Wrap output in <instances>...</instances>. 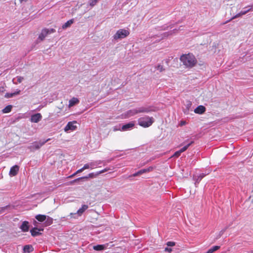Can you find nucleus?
Masks as SVG:
<instances>
[{
	"instance_id": "f257e3e1",
	"label": "nucleus",
	"mask_w": 253,
	"mask_h": 253,
	"mask_svg": "<svg viewBox=\"0 0 253 253\" xmlns=\"http://www.w3.org/2000/svg\"><path fill=\"white\" fill-rule=\"evenodd\" d=\"M180 60L183 64L187 68H192L197 63L195 56L191 53L183 54L180 56Z\"/></svg>"
},
{
	"instance_id": "f03ea898",
	"label": "nucleus",
	"mask_w": 253,
	"mask_h": 253,
	"mask_svg": "<svg viewBox=\"0 0 253 253\" xmlns=\"http://www.w3.org/2000/svg\"><path fill=\"white\" fill-rule=\"evenodd\" d=\"M154 122V119L153 117H150L145 116L143 117L140 118L138 120V123L139 125L143 127H147L150 126Z\"/></svg>"
},
{
	"instance_id": "7ed1b4c3",
	"label": "nucleus",
	"mask_w": 253,
	"mask_h": 253,
	"mask_svg": "<svg viewBox=\"0 0 253 253\" xmlns=\"http://www.w3.org/2000/svg\"><path fill=\"white\" fill-rule=\"evenodd\" d=\"M50 140V138H48L46 140H40L39 141H35L32 143L28 148L31 151H34L39 149L42 146Z\"/></svg>"
},
{
	"instance_id": "20e7f679",
	"label": "nucleus",
	"mask_w": 253,
	"mask_h": 253,
	"mask_svg": "<svg viewBox=\"0 0 253 253\" xmlns=\"http://www.w3.org/2000/svg\"><path fill=\"white\" fill-rule=\"evenodd\" d=\"M129 35V32L128 30L125 29H121L118 30L116 34L113 36V39L115 40L119 39H123Z\"/></svg>"
},
{
	"instance_id": "39448f33",
	"label": "nucleus",
	"mask_w": 253,
	"mask_h": 253,
	"mask_svg": "<svg viewBox=\"0 0 253 253\" xmlns=\"http://www.w3.org/2000/svg\"><path fill=\"white\" fill-rule=\"evenodd\" d=\"M76 124L77 121H76L69 122L64 128V131L66 132H69L75 130L77 127L76 126Z\"/></svg>"
},
{
	"instance_id": "423d86ee",
	"label": "nucleus",
	"mask_w": 253,
	"mask_h": 253,
	"mask_svg": "<svg viewBox=\"0 0 253 253\" xmlns=\"http://www.w3.org/2000/svg\"><path fill=\"white\" fill-rule=\"evenodd\" d=\"M244 10H242L240 12H239V13L237 14L235 16H233L229 20L227 21L224 24L227 23L228 22H229V21H231V20H232L233 19H234L235 18H238V17L242 16L243 15L246 14L248 12L252 11L251 9H250V7L246 8V7H245L244 8Z\"/></svg>"
},
{
	"instance_id": "0eeeda50",
	"label": "nucleus",
	"mask_w": 253,
	"mask_h": 253,
	"mask_svg": "<svg viewBox=\"0 0 253 253\" xmlns=\"http://www.w3.org/2000/svg\"><path fill=\"white\" fill-rule=\"evenodd\" d=\"M42 119V116L41 113H38L32 115L30 118V121L32 123H38Z\"/></svg>"
},
{
	"instance_id": "6e6552de",
	"label": "nucleus",
	"mask_w": 253,
	"mask_h": 253,
	"mask_svg": "<svg viewBox=\"0 0 253 253\" xmlns=\"http://www.w3.org/2000/svg\"><path fill=\"white\" fill-rule=\"evenodd\" d=\"M153 169V168L152 167H149V168H148L147 169H141L139 170L137 172L133 173L132 176L133 177H135V176L140 175L143 173H146V172H149L150 171H152Z\"/></svg>"
},
{
	"instance_id": "1a4fd4ad",
	"label": "nucleus",
	"mask_w": 253,
	"mask_h": 253,
	"mask_svg": "<svg viewBox=\"0 0 253 253\" xmlns=\"http://www.w3.org/2000/svg\"><path fill=\"white\" fill-rule=\"evenodd\" d=\"M134 126L133 122H130L123 125L121 127L122 131H127L131 129Z\"/></svg>"
},
{
	"instance_id": "9d476101",
	"label": "nucleus",
	"mask_w": 253,
	"mask_h": 253,
	"mask_svg": "<svg viewBox=\"0 0 253 253\" xmlns=\"http://www.w3.org/2000/svg\"><path fill=\"white\" fill-rule=\"evenodd\" d=\"M88 207L86 205H82V207L80 208L76 213H71L70 215L72 216L73 215L78 214V216H81L82 214L88 209Z\"/></svg>"
},
{
	"instance_id": "9b49d317",
	"label": "nucleus",
	"mask_w": 253,
	"mask_h": 253,
	"mask_svg": "<svg viewBox=\"0 0 253 253\" xmlns=\"http://www.w3.org/2000/svg\"><path fill=\"white\" fill-rule=\"evenodd\" d=\"M97 175H98V173L97 174H95L93 172L92 173H90L87 176L81 177H79V178H76V179H74V180L71 181V183H75V182L81 181V180H82L83 179H88L89 178H93V177H94L95 176H96Z\"/></svg>"
},
{
	"instance_id": "f8f14e48",
	"label": "nucleus",
	"mask_w": 253,
	"mask_h": 253,
	"mask_svg": "<svg viewBox=\"0 0 253 253\" xmlns=\"http://www.w3.org/2000/svg\"><path fill=\"white\" fill-rule=\"evenodd\" d=\"M137 114L140 113H149L151 111L152 109L150 107H139L136 108Z\"/></svg>"
},
{
	"instance_id": "ddd939ff",
	"label": "nucleus",
	"mask_w": 253,
	"mask_h": 253,
	"mask_svg": "<svg viewBox=\"0 0 253 253\" xmlns=\"http://www.w3.org/2000/svg\"><path fill=\"white\" fill-rule=\"evenodd\" d=\"M108 244H103V245H97L93 246V249L97 251H102L106 249L109 246Z\"/></svg>"
},
{
	"instance_id": "4468645a",
	"label": "nucleus",
	"mask_w": 253,
	"mask_h": 253,
	"mask_svg": "<svg viewBox=\"0 0 253 253\" xmlns=\"http://www.w3.org/2000/svg\"><path fill=\"white\" fill-rule=\"evenodd\" d=\"M19 167L17 165H14L13 166H12L11 168H10V171H9V175L10 176H15L18 171H19Z\"/></svg>"
},
{
	"instance_id": "2eb2a0df",
	"label": "nucleus",
	"mask_w": 253,
	"mask_h": 253,
	"mask_svg": "<svg viewBox=\"0 0 253 253\" xmlns=\"http://www.w3.org/2000/svg\"><path fill=\"white\" fill-rule=\"evenodd\" d=\"M206 111V107L203 105H199L194 109V112L198 114H203Z\"/></svg>"
},
{
	"instance_id": "dca6fc26",
	"label": "nucleus",
	"mask_w": 253,
	"mask_h": 253,
	"mask_svg": "<svg viewBox=\"0 0 253 253\" xmlns=\"http://www.w3.org/2000/svg\"><path fill=\"white\" fill-rule=\"evenodd\" d=\"M20 228L23 232H27L29 230V223L27 221H24L20 226Z\"/></svg>"
},
{
	"instance_id": "f3484780",
	"label": "nucleus",
	"mask_w": 253,
	"mask_h": 253,
	"mask_svg": "<svg viewBox=\"0 0 253 253\" xmlns=\"http://www.w3.org/2000/svg\"><path fill=\"white\" fill-rule=\"evenodd\" d=\"M24 253H30L34 251V248L31 245H26L22 248Z\"/></svg>"
},
{
	"instance_id": "a211bd4d",
	"label": "nucleus",
	"mask_w": 253,
	"mask_h": 253,
	"mask_svg": "<svg viewBox=\"0 0 253 253\" xmlns=\"http://www.w3.org/2000/svg\"><path fill=\"white\" fill-rule=\"evenodd\" d=\"M42 230V229H38L37 227H34L31 229L30 232L31 233L32 236H33V237H35L41 234L40 231Z\"/></svg>"
},
{
	"instance_id": "6ab92c4d",
	"label": "nucleus",
	"mask_w": 253,
	"mask_h": 253,
	"mask_svg": "<svg viewBox=\"0 0 253 253\" xmlns=\"http://www.w3.org/2000/svg\"><path fill=\"white\" fill-rule=\"evenodd\" d=\"M175 245V242H171V241H169V242H168L167 243V247L165 248V249H164V251L165 252H171L172 251V250L171 249V247Z\"/></svg>"
},
{
	"instance_id": "aec40b11",
	"label": "nucleus",
	"mask_w": 253,
	"mask_h": 253,
	"mask_svg": "<svg viewBox=\"0 0 253 253\" xmlns=\"http://www.w3.org/2000/svg\"><path fill=\"white\" fill-rule=\"evenodd\" d=\"M137 114L136 108H134L129 110H128L126 112L125 115L126 117L128 118L133 116Z\"/></svg>"
},
{
	"instance_id": "412c9836",
	"label": "nucleus",
	"mask_w": 253,
	"mask_h": 253,
	"mask_svg": "<svg viewBox=\"0 0 253 253\" xmlns=\"http://www.w3.org/2000/svg\"><path fill=\"white\" fill-rule=\"evenodd\" d=\"M185 108L183 109L184 114H187L189 113V110L192 106V102L190 101H186L184 104Z\"/></svg>"
},
{
	"instance_id": "4be33fe9",
	"label": "nucleus",
	"mask_w": 253,
	"mask_h": 253,
	"mask_svg": "<svg viewBox=\"0 0 253 253\" xmlns=\"http://www.w3.org/2000/svg\"><path fill=\"white\" fill-rule=\"evenodd\" d=\"M80 102L79 99L76 97H73L71 98L69 102V106L70 107H73L74 105L77 104Z\"/></svg>"
},
{
	"instance_id": "5701e85b",
	"label": "nucleus",
	"mask_w": 253,
	"mask_h": 253,
	"mask_svg": "<svg viewBox=\"0 0 253 253\" xmlns=\"http://www.w3.org/2000/svg\"><path fill=\"white\" fill-rule=\"evenodd\" d=\"M47 35L48 32H47V31L45 30V29H44L42 31L38 39L40 40L41 41H42L44 39V38L46 37Z\"/></svg>"
},
{
	"instance_id": "b1692460",
	"label": "nucleus",
	"mask_w": 253,
	"mask_h": 253,
	"mask_svg": "<svg viewBox=\"0 0 253 253\" xmlns=\"http://www.w3.org/2000/svg\"><path fill=\"white\" fill-rule=\"evenodd\" d=\"M193 180L195 181V185L196 187L198 186V185L203 179L199 175H193Z\"/></svg>"
},
{
	"instance_id": "393cba45",
	"label": "nucleus",
	"mask_w": 253,
	"mask_h": 253,
	"mask_svg": "<svg viewBox=\"0 0 253 253\" xmlns=\"http://www.w3.org/2000/svg\"><path fill=\"white\" fill-rule=\"evenodd\" d=\"M74 19H70L67 21L65 24H64L62 27L63 29H65L69 27L74 23Z\"/></svg>"
},
{
	"instance_id": "a878e982",
	"label": "nucleus",
	"mask_w": 253,
	"mask_h": 253,
	"mask_svg": "<svg viewBox=\"0 0 253 253\" xmlns=\"http://www.w3.org/2000/svg\"><path fill=\"white\" fill-rule=\"evenodd\" d=\"M35 218L38 221L43 222L46 220V216L43 214H38L36 216Z\"/></svg>"
},
{
	"instance_id": "bb28decb",
	"label": "nucleus",
	"mask_w": 253,
	"mask_h": 253,
	"mask_svg": "<svg viewBox=\"0 0 253 253\" xmlns=\"http://www.w3.org/2000/svg\"><path fill=\"white\" fill-rule=\"evenodd\" d=\"M11 209L12 208L10 205H7L5 207H0V214L3 213L6 211H8Z\"/></svg>"
},
{
	"instance_id": "cd10ccee",
	"label": "nucleus",
	"mask_w": 253,
	"mask_h": 253,
	"mask_svg": "<svg viewBox=\"0 0 253 253\" xmlns=\"http://www.w3.org/2000/svg\"><path fill=\"white\" fill-rule=\"evenodd\" d=\"M220 248L219 246H214L211 247L205 253H213Z\"/></svg>"
},
{
	"instance_id": "c85d7f7f",
	"label": "nucleus",
	"mask_w": 253,
	"mask_h": 253,
	"mask_svg": "<svg viewBox=\"0 0 253 253\" xmlns=\"http://www.w3.org/2000/svg\"><path fill=\"white\" fill-rule=\"evenodd\" d=\"M194 143V141H190L189 143L183 146L182 148H181L179 150L180 152L182 153V152H184L189 147H190L192 144H193Z\"/></svg>"
},
{
	"instance_id": "c756f323",
	"label": "nucleus",
	"mask_w": 253,
	"mask_h": 253,
	"mask_svg": "<svg viewBox=\"0 0 253 253\" xmlns=\"http://www.w3.org/2000/svg\"><path fill=\"white\" fill-rule=\"evenodd\" d=\"M103 161H99L95 162H91L89 163L90 168L91 169H92L95 167H97L98 166L99 164H101Z\"/></svg>"
},
{
	"instance_id": "7c9ffc66",
	"label": "nucleus",
	"mask_w": 253,
	"mask_h": 253,
	"mask_svg": "<svg viewBox=\"0 0 253 253\" xmlns=\"http://www.w3.org/2000/svg\"><path fill=\"white\" fill-rule=\"evenodd\" d=\"M12 108V106L11 105H8L2 110V112L3 113H9L11 111Z\"/></svg>"
},
{
	"instance_id": "2f4dec72",
	"label": "nucleus",
	"mask_w": 253,
	"mask_h": 253,
	"mask_svg": "<svg viewBox=\"0 0 253 253\" xmlns=\"http://www.w3.org/2000/svg\"><path fill=\"white\" fill-rule=\"evenodd\" d=\"M45 221L46 225L48 226V225H51L52 223L53 219L49 216H46V219Z\"/></svg>"
},
{
	"instance_id": "473e14b6",
	"label": "nucleus",
	"mask_w": 253,
	"mask_h": 253,
	"mask_svg": "<svg viewBox=\"0 0 253 253\" xmlns=\"http://www.w3.org/2000/svg\"><path fill=\"white\" fill-rule=\"evenodd\" d=\"M97 2V0H89V4L91 6H94Z\"/></svg>"
},
{
	"instance_id": "72a5a7b5",
	"label": "nucleus",
	"mask_w": 253,
	"mask_h": 253,
	"mask_svg": "<svg viewBox=\"0 0 253 253\" xmlns=\"http://www.w3.org/2000/svg\"><path fill=\"white\" fill-rule=\"evenodd\" d=\"M156 69L159 70L160 72H162L165 69L163 67V65H158L157 66V67H156Z\"/></svg>"
},
{
	"instance_id": "f704fd0d",
	"label": "nucleus",
	"mask_w": 253,
	"mask_h": 253,
	"mask_svg": "<svg viewBox=\"0 0 253 253\" xmlns=\"http://www.w3.org/2000/svg\"><path fill=\"white\" fill-rule=\"evenodd\" d=\"M45 30L47 31V32H48V34H51V33H53L55 32V30L53 29V28H51V29H45Z\"/></svg>"
},
{
	"instance_id": "c9c22d12",
	"label": "nucleus",
	"mask_w": 253,
	"mask_h": 253,
	"mask_svg": "<svg viewBox=\"0 0 253 253\" xmlns=\"http://www.w3.org/2000/svg\"><path fill=\"white\" fill-rule=\"evenodd\" d=\"M14 95L12 93H6L4 95V97L6 98H11Z\"/></svg>"
},
{
	"instance_id": "e433bc0d",
	"label": "nucleus",
	"mask_w": 253,
	"mask_h": 253,
	"mask_svg": "<svg viewBox=\"0 0 253 253\" xmlns=\"http://www.w3.org/2000/svg\"><path fill=\"white\" fill-rule=\"evenodd\" d=\"M16 78H17V81L18 83H21L22 82V81L24 80V78L22 77H21V76H17L16 77Z\"/></svg>"
},
{
	"instance_id": "4c0bfd02",
	"label": "nucleus",
	"mask_w": 253,
	"mask_h": 253,
	"mask_svg": "<svg viewBox=\"0 0 253 253\" xmlns=\"http://www.w3.org/2000/svg\"><path fill=\"white\" fill-rule=\"evenodd\" d=\"M181 154V152H180V150H179L178 151H176L174 153L173 156H174V157H179L180 155Z\"/></svg>"
},
{
	"instance_id": "58836bf2",
	"label": "nucleus",
	"mask_w": 253,
	"mask_h": 253,
	"mask_svg": "<svg viewBox=\"0 0 253 253\" xmlns=\"http://www.w3.org/2000/svg\"><path fill=\"white\" fill-rule=\"evenodd\" d=\"M84 170L90 168L89 163L85 164L83 167Z\"/></svg>"
},
{
	"instance_id": "ea45409f",
	"label": "nucleus",
	"mask_w": 253,
	"mask_h": 253,
	"mask_svg": "<svg viewBox=\"0 0 253 253\" xmlns=\"http://www.w3.org/2000/svg\"><path fill=\"white\" fill-rule=\"evenodd\" d=\"M109 169H107V168H105L104 169L102 170H100L98 172V174H101L103 172H105L107 171H108Z\"/></svg>"
},
{
	"instance_id": "a19ab883",
	"label": "nucleus",
	"mask_w": 253,
	"mask_h": 253,
	"mask_svg": "<svg viewBox=\"0 0 253 253\" xmlns=\"http://www.w3.org/2000/svg\"><path fill=\"white\" fill-rule=\"evenodd\" d=\"M209 173V172H208L207 173H201L200 174H199L202 178H203L205 176L208 175Z\"/></svg>"
},
{
	"instance_id": "79ce46f5",
	"label": "nucleus",
	"mask_w": 253,
	"mask_h": 253,
	"mask_svg": "<svg viewBox=\"0 0 253 253\" xmlns=\"http://www.w3.org/2000/svg\"><path fill=\"white\" fill-rule=\"evenodd\" d=\"M20 92H21V91H20L19 89H16V91H15L14 92H13L12 93L13 94V95H14V96L15 95H16L19 94H20Z\"/></svg>"
},
{
	"instance_id": "37998d69",
	"label": "nucleus",
	"mask_w": 253,
	"mask_h": 253,
	"mask_svg": "<svg viewBox=\"0 0 253 253\" xmlns=\"http://www.w3.org/2000/svg\"><path fill=\"white\" fill-rule=\"evenodd\" d=\"M5 91V88L3 86H0V93L3 92Z\"/></svg>"
},
{
	"instance_id": "c03bdc74",
	"label": "nucleus",
	"mask_w": 253,
	"mask_h": 253,
	"mask_svg": "<svg viewBox=\"0 0 253 253\" xmlns=\"http://www.w3.org/2000/svg\"><path fill=\"white\" fill-rule=\"evenodd\" d=\"M114 159V158H112L110 159H108L107 160H106V161L104 162L105 163H110L112 161H113V160Z\"/></svg>"
},
{
	"instance_id": "a18cd8bd",
	"label": "nucleus",
	"mask_w": 253,
	"mask_h": 253,
	"mask_svg": "<svg viewBox=\"0 0 253 253\" xmlns=\"http://www.w3.org/2000/svg\"><path fill=\"white\" fill-rule=\"evenodd\" d=\"M84 170L83 169V168H81L79 169H78L77 171H76V173H80V172H82V171H83Z\"/></svg>"
},
{
	"instance_id": "49530a36",
	"label": "nucleus",
	"mask_w": 253,
	"mask_h": 253,
	"mask_svg": "<svg viewBox=\"0 0 253 253\" xmlns=\"http://www.w3.org/2000/svg\"><path fill=\"white\" fill-rule=\"evenodd\" d=\"M77 173H76V172H75V173H74L73 174H72V175L69 176L68 178H72L74 176H75Z\"/></svg>"
},
{
	"instance_id": "de8ad7c7",
	"label": "nucleus",
	"mask_w": 253,
	"mask_h": 253,
	"mask_svg": "<svg viewBox=\"0 0 253 253\" xmlns=\"http://www.w3.org/2000/svg\"><path fill=\"white\" fill-rule=\"evenodd\" d=\"M186 124L185 121H181L180 123V125L181 126H184Z\"/></svg>"
},
{
	"instance_id": "09e8293b",
	"label": "nucleus",
	"mask_w": 253,
	"mask_h": 253,
	"mask_svg": "<svg viewBox=\"0 0 253 253\" xmlns=\"http://www.w3.org/2000/svg\"><path fill=\"white\" fill-rule=\"evenodd\" d=\"M248 7H250V8L251 9V10L253 11V4L251 5H248V6L246 7V8H248Z\"/></svg>"
},
{
	"instance_id": "8fccbe9b",
	"label": "nucleus",
	"mask_w": 253,
	"mask_h": 253,
	"mask_svg": "<svg viewBox=\"0 0 253 253\" xmlns=\"http://www.w3.org/2000/svg\"><path fill=\"white\" fill-rule=\"evenodd\" d=\"M162 35L163 37H167L169 35L168 33L167 32L164 33Z\"/></svg>"
},
{
	"instance_id": "3c124183",
	"label": "nucleus",
	"mask_w": 253,
	"mask_h": 253,
	"mask_svg": "<svg viewBox=\"0 0 253 253\" xmlns=\"http://www.w3.org/2000/svg\"><path fill=\"white\" fill-rule=\"evenodd\" d=\"M225 231V230H222L220 232V236Z\"/></svg>"
},
{
	"instance_id": "603ef678",
	"label": "nucleus",
	"mask_w": 253,
	"mask_h": 253,
	"mask_svg": "<svg viewBox=\"0 0 253 253\" xmlns=\"http://www.w3.org/2000/svg\"><path fill=\"white\" fill-rule=\"evenodd\" d=\"M20 2H25L27 0H19Z\"/></svg>"
},
{
	"instance_id": "864d4df0",
	"label": "nucleus",
	"mask_w": 253,
	"mask_h": 253,
	"mask_svg": "<svg viewBox=\"0 0 253 253\" xmlns=\"http://www.w3.org/2000/svg\"><path fill=\"white\" fill-rule=\"evenodd\" d=\"M37 223V221H34V224L36 225V223Z\"/></svg>"
},
{
	"instance_id": "5fc2aeb1",
	"label": "nucleus",
	"mask_w": 253,
	"mask_h": 253,
	"mask_svg": "<svg viewBox=\"0 0 253 253\" xmlns=\"http://www.w3.org/2000/svg\"><path fill=\"white\" fill-rule=\"evenodd\" d=\"M163 37H162V38L160 39V40H161V39H163Z\"/></svg>"
},
{
	"instance_id": "6e6d98bb",
	"label": "nucleus",
	"mask_w": 253,
	"mask_h": 253,
	"mask_svg": "<svg viewBox=\"0 0 253 253\" xmlns=\"http://www.w3.org/2000/svg\"><path fill=\"white\" fill-rule=\"evenodd\" d=\"M252 192H253V189H252Z\"/></svg>"
},
{
	"instance_id": "4d7b16f0",
	"label": "nucleus",
	"mask_w": 253,
	"mask_h": 253,
	"mask_svg": "<svg viewBox=\"0 0 253 253\" xmlns=\"http://www.w3.org/2000/svg\"><path fill=\"white\" fill-rule=\"evenodd\" d=\"M253 253V251L252 252V253Z\"/></svg>"
},
{
	"instance_id": "13d9d810",
	"label": "nucleus",
	"mask_w": 253,
	"mask_h": 253,
	"mask_svg": "<svg viewBox=\"0 0 253 253\" xmlns=\"http://www.w3.org/2000/svg\"><path fill=\"white\" fill-rule=\"evenodd\" d=\"M1 75V74H0V76Z\"/></svg>"
}]
</instances>
